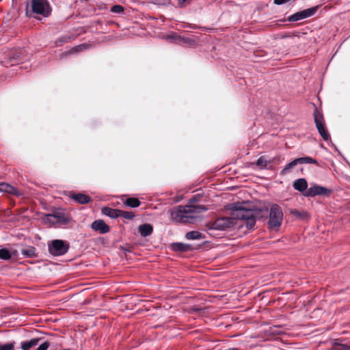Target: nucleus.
<instances>
[{"mask_svg": "<svg viewBox=\"0 0 350 350\" xmlns=\"http://www.w3.org/2000/svg\"><path fill=\"white\" fill-rule=\"evenodd\" d=\"M31 10L33 13L47 17L51 14L50 5L46 0H32Z\"/></svg>", "mask_w": 350, "mask_h": 350, "instance_id": "7", "label": "nucleus"}, {"mask_svg": "<svg viewBox=\"0 0 350 350\" xmlns=\"http://www.w3.org/2000/svg\"><path fill=\"white\" fill-rule=\"evenodd\" d=\"M245 202H237L231 204L230 209L232 211V215L237 219L245 221V225L248 229L252 228L255 224V215L254 210L246 208Z\"/></svg>", "mask_w": 350, "mask_h": 350, "instance_id": "2", "label": "nucleus"}, {"mask_svg": "<svg viewBox=\"0 0 350 350\" xmlns=\"http://www.w3.org/2000/svg\"><path fill=\"white\" fill-rule=\"evenodd\" d=\"M186 1H187V0H178V3H179L180 4H183L184 3H185V2H186Z\"/></svg>", "mask_w": 350, "mask_h": 350, "instance_id": "35", "label": "nucleus"}, {"mask_svg": "<svg viewBox=\"0 0 350 350\" xmlns=\"http://www.w3.org/2000/svg\"><path fill=\"white\" fill-rule=\"evenodd\" d=\"M185 237L189 240H200L203 239L204 236L198 231H190L186 234Z\"/></svg>", "mask_w": 350, "mask_h": 350, "instance_id": "21", "label": "nucleus"}, {"mask_svg": "<svg viewBox=\"0 0 350 350\" xmlns=\"http://www.w3.org/2000/svg\"><path fill=\"white\" fill-rule=\"evenodd\" d=\"M85 49H86L85 44H81V45H79V46H77L72 48L71 49L70 53H75V52H77V51H82V50H83Z\"/></svg>", "mask_w": 350, "mask_h": 350, "instance_id": "32", "label": "nucleus"}, {"mask_svg": "<svg viewBox=\"0 0 350 350\" xmlns=\"http://www.w3.org/2000/svg\"><path fill=\"white\" fill-rule=\"evenodd\" d=\"M0 192H4L15 196H21V193L16 188L6 183H0Z\"/></svg>", "mask_w": 350, "mask_h": 350, "instance_id": "13", "label": "nucleus"}, {"mask_svg": "<svg viewBox=\"0 0 350 350\" xmlns=\"http://www.w3.org/2000/svg\"><path fill=\"white\" fill-rule=\"evenodd\" d=\"M12 257L10 251L7 249L0 250V258L3 260H9Z\"/></svg>", "mask_w": 350, "mask_h": 350, "instance_id": "27", "label": "nucleus"}, {"mask_svg": "<svg viewBox=\"0 0 350 350\" xmlns=\"http://www.w3.org/2000/svg\"><path fill=\"white\" fill-rule=\"evenodd\" d=\"M231 225V221L230 218L221 217L217 219L212 224V228L215 230H225L230 227Z\"/></svg>", "mask_w": 350, "mask_h": 350, "instance_id": "11", "label": "nucleus"}, {"mask_svg": "<svg viewBox=\"0 0 350 350\" xmlns=\"http://www.w3.org/2000/svg\"><path fill=\"white\" fill-rule=\"evenodd\" d=\"M135 217V214L131 211H125L120 210L119 217H123L126 219H132Z\"/></svg>", "mask_w": 350, "mask_h": 350, "instance_id": "25", "label": "nucleus"}, {"mask_svg": "<svg viewBox=\"0 0 350 350\" xmlns=\"http://www.w3.org/2000/svg\"><path fill=\"white\" fill-rule=\"evenodd\" d=\"M293 187L300 192H306L308 189V183L305 178H299L294 181Z\"/></svg>", "mask_w": 350, "mask_h": 350, "instance_id": "15", "label": "nucleus"}, {"mask_svg": "<svg viewBox=\"0 0 350 350\" xmlns=\"http://www.w3.org/2000/svg\"><path fill=\"white\" fill-rule=\"evenodd\" d=\"M291 215H294L297 219H304L308 217V214L304 211H299L296 209H291L290 211Z\"/></svg>", "mask_w": 350, "mask_h": 350, "instance_id": "23", "label": "nucleus"}, {"mask_svg": "<svg viewBox=\"0 0 350 350\" xmlns=\"http://www.w3.org/2000/svg\"><path fill=\"white\" fill-rule=\"evenodd\" d=\"M49 252L53 256H62L69 250V243L60 239L53 240L48 243Z\"/></svg>", "mask_w": 350, "mask_h": 350, "instance_id": "5", "label": "nucleus"}, {"mask_svg": "<svg viewBox=\"0 0 350 350\" xmlns=\"http://www.w3.org/2000/svg\"><path fill=\"white\" fill-rule=\"evenodd\" d=\"M290 0H274V3L276 5H281L288 2Z\"/></svg>", "mask_w": 350, "mask_h": 350, "instance_id": "34", "label": "nucleus"}, {"mask_svg": "<svg viewBox=\"0 0 350 350\" xmlns=\"http://www.w3.org/2000/svg\"><path fill=\"white\" fill-rule=\"evenodd\" d=\"M63 350H70V349H63Z\"/></svg>", "mask_w": 350, "mask_h": 350, "instance_id": "36", "label": "nucleus"}, {"mask_svg": "<svg viewBox=\"0 0 350 350\" xmlns=\"http://www.w3.org/2000/svg\"><path fill=\"white\" fill-rule=\"evenodd\" d=\"M39 341V338H33L28 341H24L21 342V349L23 350H29L31 347L36 346Z\"/></svg>", "mask_w": 350, "mask_h": 350, "instance_id": "18", "label": "nucleus"}, {"mask_svg": "<svg viewBox=\"0 0 350 350\" xmlns=\"http://www.w3.org/2000/svg\"><path fill=\"white\" fill-rule=\"evenodd\" d=\"M317 10V7L310 8L300 12H297L288 18L290 22L298 21L313 16Z\"/></svg>", "mask_w": 350, "mask_h": 350, "instance_id": "10", "label": "nucleus"}, {"mask_svg": "<svg viewBox=\"0 0 350 350\" xmlns=\"http://www.w3.org/2000/svg\"><path fill=\"white\" fill-rule=\"evenodd\" d=\"M336 345H337L336 347H334L332 350H350V346L347 345H338L336 343Z\"/></svg>", "mask_w": 350, "mask_h": 350, "instance_id": "31", "label": "nucleus"}, {"mask_svg": "<svg viewBox=\"0 0 350 350\" xmlns=\"http://www.w3.org/2000/svg\"><path fill=\"white\" fill-rule=\"evenodd\" d=\"M70 197L72 199L75 200L76 202H77L81 204H87V203L90 202L91 200V198L90 196H88L84 193H73L71 195H70Z\"/></svg>", "mask_w": 350, "mask_h": 350, "instance_id": "14", "label": "nucleus"}, {"mask_svg": "<svg viewBox=\"0 0 350 350\" xmlns=\"http://www.w3.org/2000/svg\"><path fill=\"white\" fill-rule=\"evenodd\" d=\"M139 231L142 237H148L152 233L153 228L150 224H142L139 228Z\"/></svg>", "mask_w": 350, "mask_h": 350, "instance_id": "17", "label": "nucleus"}, {"mask_svg": "<svg viewBox=\"0 0 350 350\" xmlns=\"http://www.w3.org/2000/svg\"><path fill=\"white\" fill-rule=\"evenodd\" d=\"M111 11L115 13H121L124 11V9L122 5H116L111 8Z\"/></svg>", "mask_w": 350, "mask_h": 350, "instance_id": "30", "label": "nucleus"}, {"mask_svg": "<svg viewBox=\"0 0 350 350\" xmlns=\"http://www.w3.org/2000/svg\"><path fill=\"white\" fill-rule=\"evenodd\" d=\"M14 342H10L0 345V350H14Z\"/></svg>", "mask_w": 350, "mask_h": 350, "instance_id": "29", "label": "nucleus"}, {"mask_svg": "<svg viewBox=\"0 0 350 350\" xmlns=\"http://www.w3.org/2000/svg\"><path fill=\"white\" fill-rule=\"evenodd\" d=\"M298 164L297 159L293 160L291 162L288 163L285 167L282 170L280 174L282 175H286L289 173L290 170L296 166Z\"/></svg>", "mask_w": 350, "mask_h": 350, "instance_id": "22", "label": "nucleus"}, {"mask_svg": "<svg viewBox=\"0 0 350 350\" xmlns=\"http://www.w3.org/2000/svg\"><path fill=\"white\" fill-rule=\"evenodd\" d=\"M297 161L298 164H302V163L317 164V160H315L314 159L310 157L297 158Z\"/></svg>", "mask_w": 350, "mask_h": 350, "instance_id": "24", "label": "nucleus"}, {"mask_svg": "<svg viewBox=\"0 0 350 350\" xmlns=\"http://www.w3.org/2000/svg\"><path fill=\"white\" fill-rule=\"evenodd\" d=\"M72 40V37L70 36H63L58 38V40L56 41V45L57 46H61L64 43H67L70 42Z\"/></svg>", "mask_w": 350, "mask_h": 350, "instance_id": "26", "label": "nucleus"}, {"mask_svg": "<svg viewBox=\"0 0 350 350\" xmlns=\"http://www.w3.org/2000/svg\"><path fill=\"white\" fill-rule=\"evenodd\" d=\"M120 210L114 209L109 207H105L103 209V213L111 217V218H118L119 217Z\"/></svg>", "mask_w": 350, "mask_h": 350, "instance_id": "20", "label": "nucleus"}, {"mask_svg": "<svg viewBox=\"0 0 350 350\" xmlns=\"http://www.w3.org/2000/svg\"><path fill=\"white\" fill-rule=\"evenodd\" d=\"M172 248L176 252H187L191 250V246L183 243H175L172 245Z\"/></svg>", "mask_w": 350, "mask_h": 350, "instance_id": "16", "label": "nucleus"}, {"mask_svg": "<svg viewBox=\"0 0 350 350\" xmlns=\"http://www.w3.org/2000/svg\"><path fill=\"white\" fill-rule=\"evenodd\" d=\"M283 219V213L281 207L274 204L271 206L269 218V226L270 228H278L281 226Z\"/></svg>", "mask_w": 350, "mask_h": 350, "instance_id": "4", "label": "nucleus"}, {"mask_svg": "<svg viewBox=\"0 0 350 350\" xmlns=\"http://www.w3.org/2000/svg\"><path fill=\"white\" fill-rule=\"evenodd\" d=\"M207 208L202 205L178 206L171 211V217L175 222L191 223L196 218L195 213L206 211Z\"/></svg>", "mask_w": 350, "mask_h": 350, "instance_id": "1", "label": "nucleus"}, {"mask_svg": "<svg viewBox=\"0 0 350 350\" xmlns=\"http://www.w3.org/2000/svg\"><path fill=\"white\" fill-rule=\"evenodd\" d=\"M314 120L317 129L323 139L325 141L330 139V135L326 128L323 115L317 108L314 111Z\"/></svg>", "mask_w": 350, "mask_h": 350, "instance_id": "3", "label": "nucleus"}, {"mask_svg": "<svg viewBox=\"0 0 350 350\" xmlns=\"http://www.w3.org/2000/svg\"><path fill=\"white\" fill-rule=\"evenodd\" d=\"M49 347V342H44L36 349V350H47V349Z\"/></svg>", "mask_w": 350, "mask_h": 350, "instance_id": "33", "label": "nucleus"}, {"mask_svg": "<svg viewBox=\"0 0 350 350\" xmlns=\"http://www.w3.org/2000/svg\"><path fill=\"white\" fill-rule=\"evenodd\" d=\"M280 161V157L269 159L267 155H263L260 157L255 163H252L251 165H256L260 170H271L272 169L271 163L279 164Z\"/></svg>", "mask_w": 350, "mask_h": 350, "instance_id": "8", "label": "nucleus"}, {"mask_svg": "<svg viewBox=\"0 0 350 350\" xmlns=\"http://www.w3.org/2000/svg\"><path fill=\"white\" fill-rule=\"evenodd\" d=\"M332 193V190L324 187L315 185L308 188L304 195L306 197H314L316 196H327Z\"/></svg>", "mask_w": 350, "mask_h": 350, "instance_id": "9", "label": "nucleus"}, {"mask_svg": "<svg viewBox=\"0 0 350 350\" xmlns=\"http://www.w3.org/2000/svg\"><path fill=\"white\" fill-rule=\"evenodd\" d=\"M22 254L27 257L33 256H35V249L33 247L23 249L22 250Z\"/></svg>", "mask_w": 350, "mask_h": 350, "instance_id": "28", "label": "nucleus"}, {"mask_svg": "<svg viewBox=\"0 0 350 350\" xmlns=\"http://www.w3.org/2000/svg\"><path fill=\"white\" fill-rule=\"evenodd\" d=\"M91 227L94 230L99 232L101 234H105L110 230L109 226L101 219L94 221L92 224Z\"/></svg>", "mask_w": 350, "mask_h": 350, "instance_id": "12", "label": "nucleus"}, {"mask_svg": "<svg viewBox=\"0 0 350 350\" xmlns=\"http://www.w3.org/2000/svg\"><path fill=\"white\" fill-rule=\"evenodd\" d=\"M45 222L51 224L65 225L70 222V217L64 212L55 211L53 213L45 215Z\"/></svg>", "mask_w": 350, "mask_h": 350, "instance_id": "6", "label": "nucleus"}, {"mask_svg": "<svg viewBox=\"0 0 350 350\" xmlns=\"http://www.w3.org/2000/svg\"><path fill=\"white\" fill-rule=\"evenodd\" d=\"M124 205L131 207L136 208L138 207L141 204V202L138 198H127L124 202Z\"/></svg>", "mask_w": 350, "mask_h": 350, "instance_id": "19", "label": "nucleus"}]
</instances>
